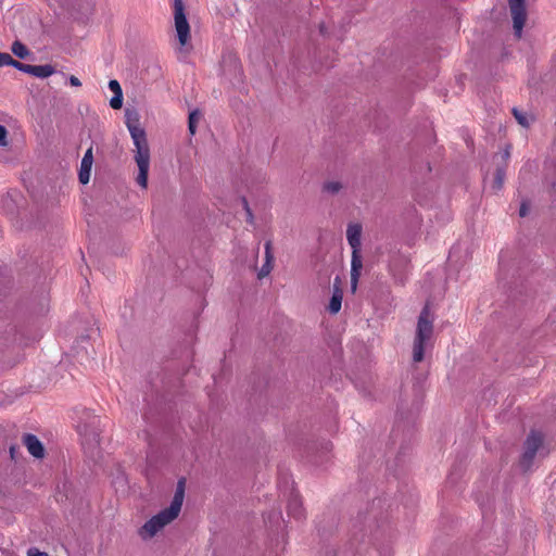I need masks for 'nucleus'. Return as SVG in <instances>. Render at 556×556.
Returning <instances> with one entry per match:
<instances>
[{
    "label": "nucleus",
    "instance_id": "11",
    "mask_svg": "<svg viewBox=\"0 0 556 556\" xmlns=\"http://www.w3.org/2000/svg\"><path fill=\"white\" fill-rule=\"evenodd\" d=\"M109 88L114 93L110 100V105L114 110H119L123 105V91L119 83L115 79L109 81Z\"/></svg>",
    "mask_w": 556,
    "mask_h": 556
},
{
    "label": "nucleus",
    "instance_id": "8",
    "mask_svg": "<svg viewBox=\"0 0 556 556\" xmlns=\"http://www.w3.org/2000/svg\"><path fill=\"white\" fill-rule=\"evenodd\" d=\"M343 291H342V281L339 276H337L333 280V291L328 305V311L330 314H337L340 312L342 306Z\"/></svg>",
    "mask_w": 556,
    "mask_h": 556
},
{
    "label": "nucleus",
    "instance_id": "21",
    "mask_svg": "<svg viewBox=\"0 0 556 556\" xmlns=\"http://www.w3.org/2000/svg\"><path fill=\"white\" fill-rule=\"evenodd\" d=\"M11 62H13V58L9 53L0 52V67L10 66Z\"/></svg>",
    "mask_w": 556,
    "mask_h": 556
},
{
    "label": "nucleus",
    "instance_id": "20",
    "mask_svg": "<svg viewBox=\"0 0 556 556\" xmlns=\"http://www.w3.org/2000/svg\"><path fill=\"white\" fill-rule=\"evenodd\" d=\"M505 173L503 169H497L495 174V180H494V189H501L504 184Z\"/></svg>",
    "mask_w": 556,
    "mask_h": 556
},
{
    "label": "nucleus",
    "instance_id": "1",
    "mask_svg": "<svg viewBox=\"0 0 556 556\" xmlns=\"http://www.w3.org/2000/svg\"><path fill=\"white\" fill-rule=\"evenodd\" d=\"M126 126L134 143V159L138 166L137 184L146 189L150 168V147L146 130L140 126V117L136 112L126 113Z\"/></svg>",
    "mask_w": 556,
    "mask_h": 556
},
{
    "label": "nucleus",
    "instance_id": "18",
    "mask_svg": "<svg viewBox=\"0 0 556 556\" xmlns=\"http://www.w3.org/2000/svg\"><path fill=\"white\" fill-rule=\"evenodd\" d=\"M201 114L198 111H193L189 114V131L191 135L195 134L197 123L200 121Z\"/></svg>",
    "mask_w": 556,
    "mask_h": 556
},
{
    "label": "nucleus",
    "instance_id": "27",
    "mask_svg": "<svg viewBox=\"0 0 556 556\" xmlns=\"http://www.w3.org/2000/svg\"><path fill=\"white\" fill-rule=\"evenodd\" d=\"M244 205H245V207H248V202H245V201H244ZM247 211H248V214L251 216V212H250V210H249V208H247Z\"/></svg>",
    "mask_w": 556,
    "mask_h": 556
},
{
    "label": "nucleus",
    "instance_id": "26",
    "mask_svg": "<svg viewBox=\"0 0 556 556\" xmlns=\"http://www.w3.org/2000/svg\"><path fill=\"white\" fill-rule=\"evenodd\" d=\"M527 211H528V208H527L526 204H522L520 207V216H526Z\"/></svg>",
    "mask_w": 556,
    "mask_h": 556
},
{
    "label": "nucleus",
    "instance_id": "5",
    "mask_svg": "<svg viewBox=\"0 0 556 556\" xmlns=\"http://www.w3.org/2000/svg\"><path fill=\"white\" fill-rule=\"evenodd\" d=\"M174 22L180 45L178 52L186 54L188 52L187 45L190 41V26L185 14L182 0H174Z\"/></svg>",
    "mask_w": 556,
    "mask_h": 556
},
{
    "label": "nucleus",
    "instance_id": "7",
    "mask_svg": "<svg viewBox=\"0 0 556 556\" xmlns=\"http://www.w3.org/2000/svg\"><path fill=\"white\" fill-rule=\"evenodd\" d=\"M543 439L539 432H531L525 442V452L522 454L521 465L528 469L531 465L538 450L542 445Z\"/></svg>",
    "mask_w": 556,
    "mask_h": 556
},
{
    "label": "nucleus",
    "instance_id": "19",
    "mask_svg": "<svg viewBox=\"0 0 556 556\" xmlns=\"http://www.w3.org/2000/svg\"><path fill=\"white\" fill-rule=\"evenodd\" d=\"M513 113H514V116L516 117V119L518 121V123L521 126H523V127H528L529 126V119H528L526 114L519 112L517 109H514Z\"/></svg>",
    "mask_w": 556,
    "mask_h": 556
},
{
    "label": "nucleus",
    "instance_id": "15",
    "mask_svg": "<svg viewBox=\"0 0 556 556\" xmlns=\"http://www.w3.org/2000/svg\"><path fill=\"white\" fill-rule=\"evenodd\" d=\"M54 67L52 65H35L34 76L38 78H47L54 73Z\"/></svg>",
    "mask_w": 556,
    "mask_h": 556
},
{
    "label": "nucleus",
    "instance_id": "9",
    "mask_svg": "<svg viewBox=\"0 0 556 556\" xmlns=\"http://www.w3.org/2000/svg\"><path fill=\"white\" fill-rule=\"evenodd\" d=\"M93 164V154H92V148H89L81 160L80 168L78 173L79 181L83 185H86L90 180V174H91V167Z\"/></svg>",
    "mask_w": 556,
    "mask_h": 556
},
{
    "label": "nucleus",
    "instance_id": "23",
    "mask_svg": "<svg viewBox=\"0 0 556 556\" xmlns=\"http://www.w3.org/2000/svg\"><path fill=\"white\" fill-rule=\"evenodd\" d=\"M27 556H48V554L45 552H40L37 548H29L27 552Z\"/></svg>",
    "mask_w": 556,
    "mask_h": 556
},
{
    "label": "nucleus",
    "instance_id": "17",
    "mask_svg": "<svg viewBox=\"0 0 556 556\" xmlns=\"http://www.w3.org/2000/svg\"><path fill=\"white\" fill-rule=\"evenodd\" d=\"M10 66H12L23 73L34 76L35 65L24 64V63H21L13 59V62L10 63Z\"/></svg>",
    "mask_w": 556,
    "mask_h": 556
},
{
    "label": "nucleus",
    "instance_id": "22",
    "mask_svg": "<svg viewBox=\"0 0 556 556\" xmlns=\"http://www.w3.org/2000/svg\"><path fill=\"white\" fill-rule=\"evenodd\" d=\"M0 146H8V131L4 126L0 125Z\"/></svg>",
    "mask_w": 556,
    "mask_h": 556
},
{
    "label": "nucleus",
    "instance_id": "24",
    "mask_svg": "<svg viewBox=\"0 0 556 556\" xmlns=\"http://www.w3.org/2000/svg\"><path fill=\"white\" fill-rule=\"evenodd\" d=\"M79 433L84 437V444L87 442V425L77 426Z\"/></svg>",
    "mask_w": 556,
    "mask_h": 556
},
{
    "label": "nucleus",
    "instance_id": "14",
    "mask_svg": "<svg viewBox=\"0 0 556 556\" xmlns=\"http://www.w3.org/2000/svg\"><path fill=\"white\" fill-rule=\"evenodd\" d=\"M11 51L14 55H16L20 59H27L30 55V51L28 50V48L18 40L12 43Z\"/></svg>",
    "mask_w": 556,
    "mask_h": 556
},
{
    "label": "nucleus",
    "instance_id": "3",
    "mask_svg": "<svg viewBox=\"0 0 556 556\" xmlns=\"http://www.w3.org/2000/svg\"><path fill=\"white\" fill-rule=\"evenodd\" d=\"M362 225L351 223L346 228V239L352 249L351 260V291L354 293L357 289L358 279L362 274L363 261L361 255L362 247Z\"/></svg>",
    "mask_w": 556,
    "mask_h": 556
},
{
    "label": "nucleus",
    "instance_id": "6",
    "mask_svg": "<svg viewBox=\"0 0 556 556\" xmlns=\"http://www.w3.org/2000/svg\"><path fill=\"white\" fill-rule=\"evenodd\" d=\"M509 12L513 18L514 33L517 38L521 37L527 21L526 0H507Z\"/></svg>",
    "mask_w": 556,
    "mask_h": 556
},
{
    "label": "nucleus",
    "instance_id": "25",
    "mask_svg": "<svg viewBox=\"0 0 556 556\" xmlns=\"http://www.w3.org/2000/svg\"><path fill=\"white\" fill-rule=\"evenodd\" d=\"M68 81H70L71 86H73V87H80L81 86L80 80L76 76H74V75H71L68 77Z\"/></svg>",
    "mask_w": 556,
    "mask_h": 556
},
{
    "label": "nucleus",
    "instance_id": "13",
    "mask_svg": "<svg viewBox=\"0 0 556 556\" xmlns=\"http://www.w3.org/2000/svg\"><path fill=\"white\" fill-rule=\"evenodd\" d=\"M288 514L295 519L303 517L302 503L296 494H292L288 502Z\"/></svg>",
    "mask_w": 556,
    "mask_h": 556
},
{
    "label": "nucleus",
    "instance_id": "4",
    "mask_svg": "<svg viewBox=\"0 0 556 556\" xmlns=\"http://www.w3.org/2000/svg\"><path fill=\"white\" fill-rule=\"evenodd\" d=\"M433 321L434 318L430 314L429 306L426 305L419 315L414 340L413 359L416 363L424 359L425 350L429 345L433 334Z\"/></svg>",
    "mask_w": 556,
    "mask_h": 556
},
{
    "label": "nucleus",
    "instance_id": "16",
    "mask_svg": "<svg viewBox=\"0 0 556 556\" xmlns=\"http://www.w3.org/2000/svg\"><path fill=\"white\" fill-rule=\"evenodd\" d=\"M343 188L342 184L338 180L327 181L323 186V190L330 194L338 193Z\"/></svg>",
    "mask_w": 556,
    "mask_h": 556
},
{
    "label": "nucleus",
    "instance_id": "12",
    "mask_svg": "<svg viewBox=\"0 0 556 556\" xmlns=\"http://www.w3.org/2000/svg\"><path fill=\"white\" fill-rule=\"evenodd\" d=\"M273 262H274V255L271 252V241L268 240L265 242V263L263 264V266L261 267V269L257 274L260 279L269 275V273L273 269Z\"/></svg>",
    "mask_w": 556,
    "mask_h": 556
},
{
    "label": "nucleus",
    "instance_id": "2",
    "mask_svg": "<svg viewBox=\"0 0 556 556\" xmlns=\"http://www.w3.org/2000/svg\"><path fill=\"white\" fill-rule=\"evenodd\" d=\"M185 497V480L180 479L177 483L176 492L170 502L168 508L161 510L159 514L150 518L139 530V535L143 540H148L153 538L159 531H161L165 526L175 520L182 506Z\"/></svg>",
    "mask_w": 556,
    "mask_h": 556
},
{
    "label": "nucleus",
    "instance_id": "10",
    "mask_svg": "<svg viewBox=\"0 0 556 556\" xmlns=\"http://www.w3.org/2000/svg\"><path fill=\"white\" fill-rule=\"evenodd\" d=\"M25 446L30 455L36 458H41L45 455V448L42 443L34 434H26L23 439Z\"/></svg>",
    "mask_w": 556,
    "mask_h": 556
},
{
    "label": "nucleus",
    "instance_id": "28",
    "mask_svg": "<svg viewBox=\"0 0 556 556\" xmlns=\"http://www.w3.org/2000/svg\"><path fill=\"white\" fill-rule=\"evenodd\" d=\"M504 156H505V157H508V156H509V152H508V150H507V151H505Z\"/></svg>",
    "mask_w": 556,
    "mask_h": 556
}]
</instances>
